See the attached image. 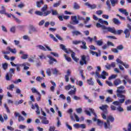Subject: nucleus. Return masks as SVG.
I'll use <instances>...</instances> for the list:
<instances>
[{
    "instance_id": "nucleus-52",
    "label": "nucleus",
    "mask_w": 131,
    "mask_h": 131,
    "mask_svg": "<svg viewBox=\"0 0 131 131\" xmlns=\"http://www.w3.org/2000/svg\"><path fill=\"white\" fill-rule=\"evenodd\" d=\"M64 57L66 60H67V61H68V62H71V58L67 56V55H66V54L64 55Z\"/></svg>"
},
{
    "instance_id": "nucleus-21",
    "label": "nucleus",
    "mask_w": 131,
    "mask_h": 131,
    "mask_svg": "<svg viewBox=\"0 0 131 131\" xmlns=\"http://www.w3.org/2000/svg\"><path fill=\"white\" fill-rule=\"evenodd\" d=\"M122 81L120 79H116L114 81V83L115 85H119V84H121Z\"/></svg>"
},
{
    "instance_id": "nucleus-26",
    "label": "nucleus",
    "mask_w": 131,
    "mask_h": 131,
    "mask_svg": "<svg viewBox=\"0 0 131 131\" xmlns=\"http://www.w3.org/2000/svg\"><path fill=\"white\" fill-rule=\"evenodd\" d=\"M87 82L89 85H94V81H93V78H90L89 79L87 80Z\"/></svg>"
},
{
    "instance_id": "nucleus-19",
    "label": "nucleus",
    "mask_w": 131,
    "mask_h": 131,
    "mask_svg": "<svg viewBox=\"0 0 131 131\" xmlns=\"http://www.w3.org/2000/svg\"><path fill=\"white\" fill-rule=\"evenodd\" d=\"M124 34H125V38H128L130 35V33H129V30L127 29H126L124 31Z\"/></svg>"
},
{
    "instance_id": "nucleus-37",
    "label": "nucleus",
    "mask_w": 131,
    "mask_h": 131,
    "mask_svg": "<svg viewBox=\"0 0 131 131\" xmlns=\"http://www.w3.org/2000/svg\"><path fill=\"white\" fill-rule=\"evenodd\" d=\"M105 102H106V103H111L113 102V99L108 96L106 98Z\"/></svg>"
},
{
    "instance_id": "nucleus-36",
    "label": "nucleus",
    "mask_w": 131,
    "mask_h": 131,
    "mask_svg": "<svg viewBox=\"0 0 131 131\" xmlns=\"http://www.w3.org/2000/svg\"><path fill=\"white\" fill-rule=\"evenodd\" d=\"M36 48L39 49V50H42V51H47L46 48L42 46V45H38L36 46Z\"/></svg>"
},
{
    "instance_id": "nucleus-5",
    "label": "nucleus",
    "mask_w": 131,
    "mask_h": 131,
    "mask_svg": "<svg viewBox=\"0 0 131 131\" xmlns=\"http://www.w3.org/2000/svg\"><path fill=\"white\" fill-rule=\"evenodd\" d=\"M35 14H36V15H38V16H44L46 17V16H48V15H50V14H51V11L48 10L43 13L40 11H37L35 12Z\"/></svg>"
},
{
    "instance_id": "nucleus-44",
    "label": "nucleus",
    "mask_w": 131,
    "mask_h": 131,
    "mask_svg": "<svg viewBox=\"0 0 131 131\" xmlns=\"http://www.w3.org/2000/svg\"><path fill=\"white\" fill-rule=\"evenodd\" d=\"M51 70H52V71H53V74H54V75H56V74H58V72H59L58 70H57V69H56V68L51 69Z\"/></svg>"
},
{
    "instance_id": "nucleus-47",
    "label": "nucleus",
    "mask_w": 131,
    "mask_h": 131,
    "mask_svg": "<svg viewBox=\"0 0 131 131\" xmlns=\"http://www.w3.org/2000/svg\"><path fill=\"white\" fill-rule=\"evenodd\" d=\"M47 9H48V5H44L43 7L41 8V11L42 12H43V13H45L47 11Z\"/></svg>"
},
{
    "instance_id": "nucleus-11",
    "label": "nucleus",
    "mask_w": 131,
    "mask_h": 131,
    "mask_svg": "<svg viewBox=\"0 0 131 131\" xmlns=\"http://www.w3.org/2000/svg\"><path fill=\"white\" fill-rule=\"evenodd\" d=\"M47 57H48V58H49V59H50V60L49 61V63L50 65L53 64V63H54L53 62H57V60H56V59L53 58L50 55H47Z\"/></svg>"
},
{
    "instance_id": "nucleus-42",
    "label": "nucleus",
    "mask_w": 131,
    "mask_h": 131,
    "mask_svg": "<svg viewBox=\"0 0 131 131\" xmlns=\"http://www.w3.org/2000/svg\"><path fill=\"white\" fill-rule=\"evenodd\" d=\"M13 18H14L15 22H16V23H18V24H20V23H21V20L20 19H19L18 18L16 17L15 16L12 15Z\"/></svg>"
},
{
    "instance_id": "nucleus-48",
    "label": "nucleus",
    "mask_w": 131,
    "mask_h": 131,
    "mask_svg": "<svg viewBox=\"0 0 131 131\" xmlns=\"http://www.w3.org/2000/svg\"><path fill=\"white\" fill-rule=\"evenodd\" d=\"M77 84L79 85V86H82L83 85V82L82 81H78L77 80Z\"/></svg>"
},
{
    "instance_id": "nucleus-22",
    "label": "nucleus",
    "mask_w": 131,
    "mask_h": 131,
    "mask_svg": "<svg viewBox=\"0 0 131 131\" xmlns=\"http://www.w3.org/2000/svg\"><path fill=\"white\" fill-rule=\"evenodd\" d=\"M68 112L70 114V117L71 120H73V121H75V119H74V118H73V116H72V112H73V110H72V108L69 109Z\"/></svg>"
},
{
    "instance_id": "nucleus-63",
    "label": "nucleus",
    "mask_w": 131,
    "mask_h": 131,
    "mask_svg": "<svg viewBox=\"0 0 131 131\" xmlns=\"http://www.w3.org/2000/svg\"><path fill=\"white\" fill-rule=\"evenodd\" d=\"M10 31L12 33H15V32L16 31V28L15 27H12L11 29H10Z\"/></svg>"
},
{
    "instance_id": "nucleus-51",
    "label": "nucleus",
    "mask_w": 131,
    "mask_h": 131,
    "mask_svg": "<svg viewBox=\"0 0 131 131\" xmlns=\"http://www.w3.org/2000/svg\"><path fill=\"white\" fill-rule=\"evenodd\" d=\"M2 67L3 69H4V70H6L8 69V63H4L2 64Z\"/></svg>"
},
{
    "instance_id": "nucleus-1",
    "label": "nucleus",
    "mask_w": 131,
    "mask_h": 131,
    "mask_svg": "<svg viewBox=\"0 0 131 131\" xmlns=\"http://www.w3.org/2000/svg\"><path fill=\"white\" fill-rule=\"evenodd\" d=\"M96 26L97 28H101V29L103 30V33L111 32L114 34H118V35H120L121 33H123V30H118V31H116V30H115V28L114 27H107L105 26V25H102L100 23H97Z\"/></svg>"
},
{
    "instance_id": "nucleus-30",
    "label": "nucleus",
    "mask_w": 131,
    "mask_h": 131,
    "mask_svg": "<svg viewBox=\"0 0 131 131\" xmlns=\"http://www.w3.org/2000/svg\"><path fill=\"white\" fill-rule=\"evenodd\" d=\"M52 13V15L53 16H57V15H58V11L57 10H54L52 9L51 11H49Z\"/></svg>"
},
{
    "instance_id": "nucleus-50",
    "label": "nucleus",
    "mask_w": 131,
    "mask_h": 131,
    "mask_svg": "<svg viewBox=\"0 0 131 131\" xmlns=\"http://www.w3.org/2000/svg\"><path fill=\"white\" fill-rule=\"evenodd\" d=\"M21 58L23 60H26V59H28V54H23V55L21 56Z\"/></svg>"
},
{
    "instance_id": "nucleus-20",
    "label": "nucleus",
    "mask_w": 131,
    "mask_h": 131,
    "mask_svg": "<svg viewBox=\"0 0 131 131\" xmlns=\"http://www.w3.org/2000/svg\"><path fill=\"white\" fill-rule=\"evenodd\" d=\"M81 43L83 46H80L81 49H83V50H88V47H86V42L82 40Z\"/></svg>"
},
{
    "instance_id": "nucleus-49",
    "label": "nucleus",
    "mask_w": 131,
    "mask_h": 131,
    "mask_svg": "<svg viewBox=\"0 0 131 131\" xmlns=\"http://www.w3.org/2000/svg\"><path fill=\"white\" fill-rule=\"evenodd\" d=\"M106 4L107 6L108 10H111V5H110V1L109 0L106 1Z\"/></svg>"
},
{
    "instance_id": "nucleus-62",
    "label": "nucleus",
    "mask_w": 131,
    "mask_h": 131,
    "mask_svg": "<svg viewBox=\"0 0 131 131\" xmlns=\"http://www.w3.org/2000/svg\"><path fill=\"white\" fill-rule=\"evenodd\" d=\"M64 89H65V90H66V91H69V90H70V89H71V85L69 84L68 85L65 86Z\"/></svg>"
},
{
    "instance_id": "nucleus-41",
    "label": "nucleus",
    "mask_w": 131,
    "mask_h": 131,
    "mask_svg": "<svg viewBox=\"0 0 131 131\" xmlns=\"http://www.w3.org/2000/svg\"><path fill=\"white\" fill-rule=\"evenodd\" d=\"M91 20V17H86V18H84V24H88L89 23V21Z\"/></svg>"
},
{
    "instance_id": "nucleus-10",
    "label": "nucleus",
    "mask_w": 131,
    "mask_h": 131,
    "mask_svg": "<svg viewBox=\"0 0 131 131\" xmlns=\"http://www.w3.org/2000/svg\"><path fill=\"white\" fill-rule=\"evenodd\" d=\"M84 5L85 6H86V7H88V8H90L92 10L94 9H96V8H97V6H96V5L95 4L91 5L89 2L85 3Z\"/></svg>"
},
{
    "instance_id": "nucleus-54",
    "label": "nucleus",
    "mask_w": 131,
    "mask_h": 131,
    "mask_svg": "<svg viewBox=\"0 0 131 131\" xmlns=\"http://www.w3.org/2000/svg\"><path fill=\"white\" fill-rule=\"evenodd\" d=\"M42 79H43V77H41L40 76H38L36 78V80L37 81H39V82H40Z\"/></svg>"
},
{
    "instance_id": "nucleus-24",
    "label": "nucleus",
    "mask_w": 131,
    "mask_h": 131,
    "mask_svg": "<svg viewBox=\"0 0 131 131\" xmlns=\"http://www.w3.org/2000/svg\"><path fill=\"white\" fill-rule=\"evenodd\" d=\"M85 59H86L85 55H82L81 56V59L80 60V64L81 66H83V65L84 64L83 61H85L86 60Z\"/></svg>"
},
{
    "instance_id": "nucleus-7",
    "label": "nucleus",
    "mask_w": 131,
    "mask_h": 131,
    "mask_svg": "<svg viewBox=\"0 0 131 131\" xmlns=\"http://www.w3.org/2000/svg\"><path fill=\"white\" fill-rule=\"evenodd\" d=\"M14 116L15 117H18V122H21L24 121L25 120V118L22 116L20 113L15 112L14 113Z\"/></svg>"
},
{
    "instance_id": "nucleus-9",
    "label": "nucleus",
    "mask_w": 131,
    "mask_h": 131,
    "mask_svg": "<svg viewBox=\"0 0 131 131\" xmlns=\"http://www.w3.org/2000/svg\"><path fill=\"white\" fill-rule=\"evenodd\" d=\"M69 53H72L71 57H72L73 60H74V61H75V62H77V61H78L79 60L78 58H77L75 57V53H74V52L72 51V50H69Z\"/></svg>"
},
{
    "instance_id": "nucleus-23",
    "label": "nucleus",
    "mask_w": 131,
    "mask_h": 131,
    "mask_svg": "<svg viewBox=\"0 0 131 131\" xmlns=\"http://www.w3.org/2000/svg\"><path fill=\"white\" fill-rule=\"evenodd\" d=\"M112 7H115L116 5L118 4V0H110Z\"/></svg>"
},
{
    "instance_id": "nucleus-2",
    "label": "nucleus",
    "mask_w": 131,
    "mask_h": 131,
    "mask_svg": "<svg viewBox=\"0 0 131 131\" xmlns=\"http://www.w3.org/2000/svg\"><path fill=\"white\" fill-rule=\"evenodd\" d=\"M126 91L124 90V86L121 85L117 88V97L119 98H123L125 99V95H123V94H125Z\"/></svg>"
},
{
    "instance_id": "nucleus-58",
    "label": "nucleus",
    "mask_w": 131,
    "mask_h": 131,
    "mask_svg": "<svg viewBox=\"0 0 131 131\" xmlns=\"http://www.w3.org/2000/svg\"><path fill=\"white\" fill-rule=\"evenodd\" d=\"M112 51H113V53H115V54H118L119 52L118 49L116 48H113L112 49Z\"/></svg>"
},
{
    "instance_id": "nucleus-46",
    "label": "nucleus",
    "mask_w": 131,
    "mask_h": 131,
    "mask_svg": "<svg viewBox=\"0 0 131 131\" xmlns=\"http://www.w3.org/2000/svg\"><path fill=\"white\" fill-rule=\"evenodd\" d=\"M117 49L118 51H122V50H123V49H124V47L122 45H121L118 46L117 47Z\"/></svg>"
},
{
    "instance_id": "nucleus-45",
    "label": "nucleus",
    "mask_w": 131,
    "mask_h": 131,
    "mask_svg": "<svg viewBox=\"0 0 131 131\" xmlns=\"http://www.w3.org/2000/svg\"><path fill=\"white\" fill-rule=\"evenodd\" d=\"M4 97L5 95L4 94H0V106H2V104H3V99H4Z\"/></svg>"
},
{
    "instance_id": "nucleus-14",
    "label": "nucleus",
    "mask_w": 131,
    "mask_h": 131,
    "mask_svg": "<svg viewBox=\"0 0 131 131\" xmlns=\"http://www.w3.org/2000/svg\"><path fill=\"white\" fill-rule=\"evenodd\" d=\"M113 23H114V24H115L116 25H117L118 26H119V25L121 24V22L120 21V20H119V19L116 18H114L113 19Z\"/></svg>"
},
{
    "instance_id": "nucleus-6",
    "label": "nucleus",
    "mask_w": 131,
    "mask_h": 131,
    "mask_svg": "<svg viewBox=\"0 0 131 131\" xmlns=\"http://www.w3.org/2000/svg\"><path fill=\"white\" fill-rule=\"evenodd\" d=\"M124 101H125V98H120L118 101H115L113 102V105H115V106H119L120 104H122L124 103Z\"/></svg>"
},
{
    "instance_id": "nucleus-8",
    "label": "nucleus",
    "mask_w": 131,
    "mask_h": 131,
    "mask_svg": "<svg viewBox=\"0 0 131 131\" xmlns=\"http://www.w3.org/2000/svg\"><path fill=\"white\" fill-rule=\"evenodd\" d=\"M71 20L72 21V23H71L73 24V25H75V24H78L79 23V21L77 20V16H71Z\"/></svg>"
},
{
    "instance_id": "nucleus-18",
    "label": "nucleus",
    "mask_w": 131,
    "mask_h": 131,
    "mask_svg": "<svg viewBox=\"0 0 131 131\" xmlns=\"http://www.w3.org/2000/svg\"><path fill=\"white\" fill-rule=\"evenodd\" d=\"M102 74L100 76V78H102V79H106V76H108V73L106 72V71H103L102 72Z\"/></svg>"
},
{
    "instance_id": "nucleus-61",
    "label": "nucleus",
    "mask_w": 131,
    "mask_h": 131,
    "mask_svg": "<svg viewBox=\"0 0 131 131\" xmlns=\"http://www.w3.org/2000/svg\"><path fill=\"white\" fill-rule=\"evenodd\" d=\"M39 58L41 59V60H42V59H47V57L46 56H45V54H41L39 56Z\"/></svg>"
},
{
    "instance_id": "nucleus-56",
    "label": "nucleus",
    "mask_w": 131,
    "mask_h": 131,
    "mask_svg": "<svg viewBox=\"0 0 131 131\" xmlns=\"http://www.w3.org/2000/svg\"><path fill=\"white\" fill-rule=\"evenodd\" d=\"M66 126L70 130H72V127L70 126L68 122H66Z\"/></svg>"
},
{
    "instance_id": "nucleus-15",
    "label": "nucleus",
    "mask_w": 131,
    "mask_h": 131,
    "mask_svg": "<svg viewBox=\"0 0 131 131\" xmlns=\"http://www.w3.org/2000/svg\"><path fill=\"white\" fill-rule=\"evenodd\" d=\"M119 12H120V13H122V14H123L124 15H125V16H128V12L126 11V9L120 8L119 9Z\"/></svg>"
},
{
    "instance_id": "nucleus-25",
    "label": "nucleus",
    "mask_w": 131,
    "mask_h": 131,
    "mask_svg": "<svg viewBox=\"0 0 131 131\" xmlns=\"http://www.w3.org/2000/svg\"><path fill=\"white\" fill-rule=\"evenodd\" d=\"M76 93V88H74V90H71L70 91L68 92V95L70 96H72L73 95H75Z\"/></svg>"
},
{
    "instance_id": "nucleus-64",
    "label": "nucleus",
    "mask_w": 131,
    "mask_h": 131,
    "mask_svg": "<svg viewBox=\"0 0 131 131\" xmlns=\"http://www.w3.org/2000/svg\"><path fill=\"white\" fill-rule=\"evenodd\" d=\"M0 14L2 15H6V14H7V12H6V9H2V10H0Z\"/></svg>"
},
{
    "instance_id": "nucleus-33",
    "label": "nucleus",
    "mask_w": 131,
    "mask_h": 131,
    "mask_svg": "<svg viewBox=\"0 0 131 131\" xmlns=\"http://www.w3.org/2000/svg\"><path fill=\"white\" fill-rule=\"evenodd\" d=\"M9 73L11 76H13V74L15 73V69L13 68L10 69L9 73Z\"/></svg>"
},
{
    "instance_id": "nucleus-28",
    "label": "nucleus",
    "mask_w": 131,
    "mask_h": 131,
    "mask_svg": "<svg viewBox=\"0 0 131 131\" xmlns=\"http://www.w3.org/2000/svg\"><path fill=\"white\" fill-rule=\"evenodd\" d=\"M13 76H11L9 74V73H7L6 75L5 76V78L6 79V80H7L8 81L11 80L12 79V77Z\"/></svg>"
},
{
    "instance_id": "nucleus-4",
    "label": "nucleus",
    "mask_w": 131,
    "mask_h": 131,
    "mask_svg": "<svg viewBox=\"0 0 131 131\" xmlns=\"http://www.w3.org/2000/svg\"><path fill=\"white\" fill-rule=\"evenodd\" d=\"M114 121V118L112 116H109L107 117L106 122L104 123L105 128H109L110 127V122H113Z\"/></svg>"
},
{
    "instance_id": "nucleus-60",
    "label": "nucleus",
    "mask_w": 131,
    "mask_h": 131,
    "mask_svg": "<svg viewBox=\"0 0 131 131\" xmlns=\"http://www.w3.org/2000/svg\"><path fill=\"white\" fill-rule=\"evenodd\" d=\"M116 77H117V76L116 75H112V76L109 77L108 79L109 80H111V79L116 78Z\"/></svg>"
},
{
    "instance_id": "nucleus-59",
    "label": "nucleus",
    "mask_w": 131,
    "mask_h": 131,
    "mask_svg": "<svg viewBox=\"0 0 131 131\" xmlns=\"http://www.w3.org/2000/svg\"><path fill=\"white\" fill-rule=\"evenodd\" d=\"M107 47H114V45L113 42H110V41H108L107 42Z\"/></svg>"
},
{
    "instance_id": "nucleus-13",
    "label": "nucleus",
    "mask_w": 131,
    "mask_h": 131,
    "mask_svg": "<svg viewBox=\"0 0 131 131\" xmlns=\"http://www.w3.org/2000/svg\"><path fill=\"white\" fill-rule=\"evenodd\" d=\"M123 78L124 79L122 80V82H123L124 85H126V83H127V82L129 80V78H128V76L124 75Z\"/></svg>"
},
{
    "instance_id": "nucleus-32",
    "label": "nucleus",
    "mask_w": 131,
    "mask_h": 131,
    "mask_svg": "<svg viewBox=\"0 0 131 131\" xmlns=\"http://www.w3.org/2000/svg\"><path fill=\"white\" fill-rule=\"evenodd\" d=\"M95 42H96L97 45L99 46V47L103 46V40H95Z\"/></svg>"
},
{
    "instance_id": "nucleus-55",
    "label": "nucleus",
    "mask_w": 131,
    "mask_h": 131,
    "mask_svg": "<svg viewBox=\"0 0 131 131\" xmlns=\"http://www.w3.org/2000/svg\"><path fill=\"white\" fill-rule=\"evenodd\" d=\"M19 82H22V80H21V79H18L13 81V83H15V84L19 83Z\"/></svg>"
},
{
    "instance_id": "nucleus-17",
    "label": "nucleus",
    "mask_w": 131,
    "mask_h": 131,
    "mask_svg": "<svg viewBox=\"0 0 131 131\" xmlns=\"http://www.w3.org/2000/svg\"><path fill=\"white\" fill-rule=\"evenodd\" d=\"M60 49H61V50H62L63 51H64V52H65V53H67V54H69V51L67 50V49H66V46H65V45L63 44H61L60 45Z\"/></svg>"
},
{
    "instance_id": "nucleus-3",
    "label": "nucleus",
    "mask_w": 131,
    "mask_h": 131,
    "mask_svg": "<svg viewBox=\"0 0 131 131\" xmlns=\"http://www.w3.org/2000/svg\"><path fill=\"white\" fill-rule=\"evenodd\" d=\"M108 107L109 106L107 104L102 105L101 106H99V109L103 111L101 116L103 119H107V114H108V111H107V109H108Z\"/></svg>"
},
{
    "instance_id": "nucleus-43",
    "label": "nucleus",
    "mask_w": 131,
    "mask_h": 131,
    "mask_svg": "<svg viewBox=\"0 0 131 131\" xmlns=\"http://www.w3.org/2000/svg\"><path fill=\"white\" fill-rule=\"evenodd\" d=\"M123 129L124 131H131V123L128 124L127 129L126 128H123Z\"/></svg>"
},
{
    "instance_id": "nucleus-12",
    "label": "nucleus",
    "mask_w": 131,
    "mask_h": 131,
    "mask_svg": "<svg viewBox=\"0 0 131 131\" xmlns=\"http://www.w3.org/2000/svg\"><path fill=\"white\" fill-rule=\"evenodd\" d=\"M41 123L43 124H49L50 121L47 119V117H42L41 118Z\"/></svg>"
},
{
    "instance_id": "nucleus-39",
    "label": "nucleus",
    "mask_w": 131,
    "mask_h": 131,
    "mask_svg": "<svg viewBox=\"0 0 131 131\" xmlns=\"http://www.w3.org/2000/svg\"><path fill=\"white\" fill-rule=\"evenodd\" d=\"M14 88H15V85H14V84H11L8 87H7V89L9 91H13V89H14Z\"/></svg>"
},
{
    "instance_id": "nucleus-16",
    "label": "nucleus",
    "mask_w": 131,
    "mask_h": 131,
    "mask_svg": "<svg viewBox=\"0 0 131 131\" xmlns=\"http://www.w3.org/2000/svg\"><path fill=\"white\" fill-rule=\"evenodd\" d=\"M93 121H97V124L99 126H102V125H103V122H102V121H101L100 119L97 120V118L96 117L93 118Z\"/></svg>"
},
{
    "instance_id": "nucleus-27",
    "label": "nucleus",
    "mask_w": 131,
    "mask_h": 131,
    "mask_svg": "<svg viewBox=\"0 0 131 131\" xmlns=\"http://www.w3.org/2000/svg\"><path fill=\"white\" fill-rule=\"evenodd\" d=\"M35 106L36 108V113H37V114L39 115L40 114V111H39V107L38 106V105L37 104V103L35 104Z\"/></svg>"
},
{
    "instance_id": "nucleus-40",
    "label": "nucleus",
    "mask_w": 131,
    "mask_h": 131,
    "mask_svg": "<svg viewBox=\"0 0 131 131\" xmlns=\"http://www.w3.org/2000/svg\"><path fill=\"white\" fill-rule=\"evenodd\" d=\"M82 42V41L81 40H73L72 41V43L73 45H79V43H81V42Z\"/></svg>"
},
{
    "instance_id": "nucleus-29",
    "label": "nucleus",
    "mask_w": 131,
    "mask_h": 131,
    "mask_svg": "<svg viewBox=\"0 0 131 131\" xmlns=\"http://www.w3.org/2000/svg\"><path fill=\"white\" fill-rule=\"evenodd\" d=\"M72 33L73 35H76V36H77L78 35H81V32L79 31H74L72 32Z\"/></svg>"
},
{
    "instance_id": "nucleus-53",
    "label": "nucleus",
    "mask_w": 131,
    "mask_h": 131,
    "mask_svg": "<svg viewBox=\"0 0 131 131\" xmlns=\"http://www.w3.org/2000/svg\"><path fill=\"white\" fill-rule=\"evenodd\" d=\"M76 111L77 113H79V114H80L81 113H82V108L80 107L78 108H76Z\"/></svg>"
},
{
    "instance_id": "nucleus-34",
    "label": "nucleus",
    "mask_w": 131,
    "mask_h": 131,
    "mask_svg": "<svg viewBox=\"0 0 131 131\" xmlns=\"http://www.w3.org/2000/svg\"><path fill=\"white\" fill-rule=\"evenodd\" d=\"M79 8H80V6H79V5H78V4H77V3L75 2L74 3V7L73 8L75 10H78V9H79Z\"/></svg>"
},
{
    "instance_id": "nucleus-31",
    "label": "nucleus",
    "mask_w": 131,
    "mask_h": 131,
    "mask_svg": "<svg viewBox=\"0 0 131 131\" xmlns=\"http://www.w3.org/2000/svg\"><path fill=\"white\" fill-rule=\"evenodd\" d=\"M32 93L34 94H37V95H40V93L35 89V88H33L31 89Z\"/></svg>"
},
{
    "instance_id": "nucleus-38",
    "label": "nucleus",
    "mask_w": 131,
    "mask_h": 131,
    "mask_svg": "<svg viewBox=\"0 0 131 131\" xmlns=\"http://www.w3.org/2000/svg\"><path fill=\"white\" fill-rule=\"evenodd\" d=\"M7 49L9 50V51H10V52H11L13 54H16V53H17V51H16V49H13L10 47H8Z\"/></svg>"
},
{
    "instance_id": "nucleus-57",
    "label": "nucleus",
    "mask_w": 131,
    "mask_h": 131,
    "mask_svg": "<svg viewBox=\"0 0 131 131\" xmlns=\"http://www.w3.org/2000/svg\"><path fill=\"white\" fill-rule=\"evenodd\" d=\"M117 110L119 111V112H123L124 110L121 106H118L117 107Z\"/></svg>"
},
{
    "instance_id": "nucleus-35",
    "label": "nucleus",
    "mask_w": 131,
    "mask_h": 131,
    "mask_svg": "<svg viewBox=\"0 0 131 131\" xmlns=\"http://www.w3.org/2000/svg\"><path fill=\"white\" fill-rule=\"evenodd\" d=\"M52 69L48 68L46 70V73L48 76H51L52 75Z\"/></svg>"
}]
</instances>
